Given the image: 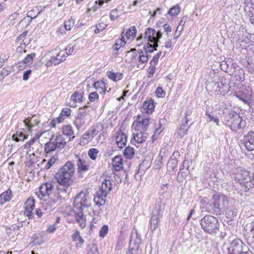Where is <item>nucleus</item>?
<instances>
[{
    "mask_svg": "<svg viewBox=\"0 0 254 254\" xmlns=\"http://www.w3.org/2000/svg\"><path fill=\"white\" fill-rule=\"evenodd\" d=\"M75 171L74 164L67 161L56 173L54 178L58 184L56 188L58 199H64L68 196L69 188L73 183Z\"/></svg>",
    "mask_w": 254,
    "mask_h": 254,
    "instance_id": "1",
    "label": "nucleus"
},
{
    "mask_svg": "<svg viewBox=\"0 0 254 254\" xmlns=\"http://www.w3.org/2000/svg\"><path fill=\"white\" fill-rule=\"evenodd\" d=\"M223 117L225 123L233 131L236 132L246 126L245 120L233 110H224Z\"/></svg>",
    "mask_w": 254,
    "mask_h": 254,
    "instance_id": "2",
    "label": "nucleus"
},
{
    "mask_svg": "<svg viewBox=\"0 0 254 254\" xmlns=\"http://www.w3.org/2000/svg\"><path fill=\"white\" fill-rule=\"evenodd\" d=\"M66 141L63 136L60 133L53 135L50 140L44 146V151L46 156L53 155L57 150H60L66 146Z\"/></svg>",
    "mask_w": 254,
    "mask_h": 254,
    "instance_id": "3",
    "label": "nucleus"
},
{
    "mask_svg": "<svg viewBox=\"0 0 254 254\" xmlns=\"http://www.w3.org/2000/svg\"><path fill=\"white\" fill-rule=\"evenodd\" d=\"M213 200L212 203L207 204V211L214 215H221L228 204L227 197L223 194L216 193L213 196Z\"/></svg>",
    "mask_w": 254,
    "mask_h": 254,
    "instance_id": "4",
    "label": "nucleus"
},
{
    "mask_svg": "<svg viewBox=\"0 0 254 254\" xmlns=\"http://www.w3.org/2000/svg\"><path fill=\"white\" fill-rule=\"evenodd\" d=\"M202 229L208 234H216L219 230L220 223L217 218L211 215H206L200 220Z\"/></svg>",
    "mask_w": 254,
    "mask_h": 254,
    "instance_id": "5",
    "label": "nucleus"
},
{
    "mask_svg": "<svg viewBox=\"0 0 254 254\" xmlns=\"http://www.w3.org/2000/svg\"><path fill=\"white\" fill-rule=\"evenodd\" d=\"M73 204L74 210H83L91 205V199L89 196V192L87 190L80 191L74 199Z\"/></svg>",
    "mask_w": 254,
    "mask_h": 254,
    "instance_id": "6",
    "label": "nucleus"
},
{
    "mask_svg": "<svg viewBox=\"0 0 254 254\" xmlns=\"http://www.w3.org/2000/svg\"><path fill=\"white\" fill-rule=\"evenodd\" d=\"M248 251L249 248L240 239H234L227 247V254H245Z\"/></svg>",
    "mask_w": 254,
    "mask_h": 254,
    "instance_id": "7",
    "label": "nucleus"
},
{
    "mask_svg": "<svg viewBox=\"0 0 254 254\" xmlns=\"http://www.w3.org/2000/svg\"><path fill=\"white\" fill-rule=\"evenodd\" d=\"M150 118L148 116L138 115L136 119L133 122L132 127L136 131H146L150 124Z\"/></svg>",
    "mask_w": 254,
    "mask_h": 254,
    "instance_id": "8",
    "label": "nucleus"
},
{
    "mask_svg": "<svg viewBox=\"0 0 254 254\" xmlns=\"http://www.w3.org/2000/svg\"><path fill=\"white\" fill-rule=\"evenodd\" d=\"M103 128L102 126H92L88 132H85L82 135L80 139V144L85 145L87 144L89 141L95 136L99 132V130Z\"/></svg>",
    "mask_w": 254,
    "mask_h": 254,
    "instance_id": "9",
    "label": "nucleus"
},
{
    "mask_svg": "<svg viewBox=\"0 0 254 254\" xmlns=\"http://www.w3.org/2000/svg\"><path fill=\"white\" fill-rule=\"evenodd\" d=\"M163 215V211L160 206H156L152 213V216L149 221L150 228L152 231H155L158 227L160 217Z\"/></svg>",
    "mask_w": 254,
    "mask_h": 254,
    "instance_id": "10",
    "label": "nucleus"
},
{
    "mask_svg": "<svg viewBox=\"0 0 254 254\" xmlns=\"http://www.w3.org/2000/svg\"><path fill=\"white\" fill-rule=\"evenodd\" d=\"M76 165L77 169L78 177L83 178L85 174L89 170V165L88 161L84 159L81 158L78 155L75 156Z\"/></svg>",
    "mask_w": 254,
    "mask_h": 254,
    "instance_id": "11",
    "label": "nucleus"
},
{
    "mask_svg": "<svg viewBox=\"0 0 254 254\" xmlns=\"http://www.w3.org/2000/svg\"><path fill=\"white\" fill-rule=\"evenodd\" d=\"M242 143L248 151L254 150V131H250L244 136Z\"/></svg>",
    "mask_w": 254,
    "mask_h": 254,
    "instance_id": "12",
    "label": "nucleus"
},
{
    "mask_svg": "<svg viewBox=\"0 0 254 254\" xmlns=\"http://www.w3.org/2000/svg\"><path fill=\"white\" fill-rule=\"evenodd\" d=\"M54 189V184L52 182H46L43 184L39 188V190L43 196H49Z\"/></svg>",
    "mask_w": 254,
    "mask_h": 254,
    "instance_id": "13",
    "label": "nucleus"
},
{
    "mask_svg": "<svg viewBox=\"0 0 254 254\" xmlns=\"http://www.w3.org/2000/svg\"><path fill=\"white\" fill-rule=\"evenodd\" d=\"M141 243V238L140 234L137 231L132 232L130 237L129 247H133L139 249Z\"/></svg>",
    "mask_w": 254,
    "mask_h": 254,
    "instance_id": "14",
    "label": "nucleus"
},
{
    "mask_svg": "<svg viewBox=\"0 0 254 254\" xmlns=\"http://www.w3.org/2000/svg\"><path fill=\"white\" fill-rule=\"evenodd\" d=\"M21 9L20 7L18 5H15L13 7L12 11L13 12L9 17L6 19V22H8L9 24L14 25L15 23V20H18L19 19V10Z\"/></svg>",
    "mask_w": 254,
    "mask_h": 254,
    "instance_id": "15",
    "label": "nucleus"
},
{
    "mask_svg": "<svg viewBox=\"0 0 254 254\" xmlns=\"http://www.w3.org/2000/svg\"><path fill=\"white\" fill-rule=\"evenodd\" d=\"M236 179L240 182L241 183L243 182L249 183L251 182V178L250 175V172H248L245 170H241L237 175H236Z\"/></svg>",
    "mask_w": 254,
    "mask_h": 254,
    "instance_id": "16",
    "label": "nucleus"
},
{
    "mask_svg": "<svg viewBox=\"0 0 254 254\" xmlns=\"http://www.w3.org/2000/svg\"><path fill=\"white\" fill-rule=\"evenodd\" d=\"M76 214V221L79 224L81 228H84L86 226V217L83 214L82 210L76 211L74 210Z\"/></svg>",
    "mask_w": 254,
    "mask_h": 254,
    "instance_id": "17",
    "label": "nucleus"
},
{
    "mask_svg": "<svg viewBox=\"0 0 254 254\" xmlns=\"http://www.w3.org/2000/svg\"><path fill=\"white\" fill-rule=\"evenodd\" d=\"M155 106L151 101H145L144 102L140 110L142 113L146 114L152 113L154 110Z\"/></svg>",
    "mask_w": 254,
    "mask_h": 254,
    "instance_id": "18",
    "label": "nucleus"
},
{
    "mask_svg": "<svg viewBox=\"0 0 254 254\" xmlns=\"http://www.w3.org/2000/svg\"><path fill=\"white\" fill-rule=\"evenodd\" d=\"M107 193L98 191L97 192L96 195L94 198V201L96 205L100 206L104 205L105 202V198L106 197Z\"/></svg>",
    "mask_w": 254,
    "mask_h": 254,
    "instance_id": "19",
    "label": "nucleus"
},
{
    "mask_svg": "<svg viewBox=\"0 0 254 254\" xmlns=\"http://www.w3.org/2000/svg\"><path fill=\"white\" fill-rule=\"evenodd\" d=\"M174 154L175 153H174L173 155L171 157L167 164V171L169 172H175L177 169L178 160L175 157H173Z\"/></svg>",
    "mask_w": 254,
    "mask_h": 254,
    "instance_id": "20",
    "label": "nucleus"
},
{
    "mask_svg": "<svg viewBox=\"0 0 254 254\" xmlns=\"http://www.w3.org/2000/svg\"><path fill=\"white\" fill-rule=\"evenodd\" d=\"M86 117L76 114L73 124L77 129L79 130L85 125Z\"/></svg>",
    "mask_w": 254,
    "mask_h": 254,
    "instance_id": "21",
    "label": "nucleus"
},
{
    "mask_svg": "<svg viewBox=\"0 0 254 254\" xmlns=\"http://www.w3.org/2000/svg\"><path fill=\"white\" fill-rule=\"evenodd\" d=\"M166 121L165 119H161L159 120L158 123L155 125L154 134L152 136L153 140L156 139L155 138L156 136H158L163 131V129L162 128L163 124H164Z\"/></svg>",
    "mask_w": 254,
    "mask_h": 254,
    "instance_id": "22",
    "label": "nucleus"
},
{
    "mask_svg": "<svg viewBox=\"0 0 254 254\" xmlns=\"http://www.w3.org/2000/svg\"><path fill=\"white\" fill-rule=\"evenodd\" d=\"M125 31H124L121 34V38L116 40L115 43V44L113 46V49L115 50L117 52L115 53V54H117L119 49L122 47H124L126 44V42L125 41V38H124V34Z\"/></svg>",
    "mask_w": 254,
    "mask_h": 254,
    "instance_id": "23",
    "label": "nucleus"
},
{
    "mask_svg": "<svg viewBox=\"0 0 254 254\" xmlns=\"http://www.w3.org/2000/svg\"><path fill=\"white\" fill-rule=\"evenodd\" d=\"M156 33L155 29L151 28H147L145 32L144 39H146L150 43L154 42V35Z\"/></svg>",
    "mask_w": 254,
    "mask_h": 254,
    "instance_id": "24",
    "label": "nucleus"
},
{
    "mask_svg": "<svg viewBox=\"0 0 254 254\" xmlns=\"http://www.w3.org/2000/svg\"><path fill=\"white\" fill-rule=\"evenodd\" d=\"M122 158L117 155L112 159V165L116 171H119L123 168Z\"/></svg>",
    "mask_w": 254,
    "mask_h": 254,
    "instance_id": "25",
    "label": "nucleus"
},
{
    "mask_svg": "<svg viewBox=\"0 0 254 254\" xmlns=\"http://www.w3.org/2000/svg\"><path fill=\"white\" fill-rule=\"evenodd\" d=\"M147 133L145 131H140L139 132L133 134V138L137 143H142L146 141Z\"/></svg>",
    "mask_w": 254,
    "mask_h": 254,
    "instance_id": "26",
    "label": "nucleus"
},
{
    "mask_svg": "<svg viewBox=\"0 0 254 254\" xmlns=\"http://www.w3.org/2000/svg\"><path fill=\"white\" fill-rule=\"evenodd\" d=\"M93 87L101 94H105L106 91L105 83L101 80L95 82L93 84Z\"/></svg>",
    "mask_w": 254,
    "mask_h": 254,
    "instance_id": "27",
    "label": "nucleus"
},
{
    "mask_svg": "<svg viewBox=\"0 0 254 254\" xmlns=\"http://www.w3.org/2000/svg\"><path fill=\"white\" fill-rule=\"evenodd\" d=\"M82 98L83 95L82 94L79 93L77 92H74L70 98V100L73 102L72 104L70 103V106L72 107H76V103L81 102L82 101Z\"/></svg>",
    "mask_w": 254,
    "mask_h": 254,
    "instance_id": "28",
    "label": "nucleus"
},
{
    "mask_svg": "<svg viewBox=\"0 0 254 254\" xmlns=\"http://www.w3.org/2000/svg\"><path fill=\"white\" fill-rule=\"evenodd\" d=\"M112 190V184L111 181L107 179L104 180L102 182L101 188L99 191L107 193Z\"/></svg>",
    "mask_w": 254,
    "mask_h": 254,
    "instance_id": "29",
    "label": "nucleus"
},
{
    "mask_svg": "<svg viewBox=\"0 0 254 254\" xmlns=\"http://www.w3.org/2000/svg\"><path fill=\"white\" fill-rule=\"evenodd\" d=\"M107 75L110 79L115 82L121 80L123 77L122 73L119 72H114L112 71H108Z\"/></svg>",
    "mask_w": 254,
    "mask_h": 254,
    "instance_id": "30",
    "label": "nucleus"
},
{
    "mask_svg": "<svg viewBox=\"0 0 254 254\" xmlns=\"http://www.w3.org/2000/svg\"><path fill=\"white\" fill-rule=\"evenodd\" d=\"M188 19V18L187 16H184L181 18V20L179 23L178 26L177 28V29L175 31V33L174 36V38L175 39H177L179 37L180 33L178 35L177 34L178 31L180 30V32H182L183 30L185 24L186 23Z\"/></svg>",
    "mask_w": 254,
    "mask_h": 254,
    "instance_id": "31",
    "label": "nucleus"
},
{
    "mask_svg": "<svg viewBox=\"0 0 254 254\" xmlns=\"http://www.w3.org/2000/svg\"><path fill=\"white\" fill-rule=\"evenodd\" d=\"M12 196V194L11 190L8 189L0 194V197L1 199L0 203L2 204L5 202L9 201Z\"/></svg>",
    "mask_w": 254,
    "mask_h": 254,
    "instance_id": "32",
    "label": "nucleus"
},
{
    "mask_svg": "<svg viewBox=\"0 0 254 254\" xmlns=\"http://www.w3.org/2000/svg\"><path fill=\"white\" fill-rule=\"evenodd\" d=\"M229 85L226 83L218 82L217 83V88H218V92L222 95H224L229 91Z\"/></svg>",
    "mask_w": 254,
    "mask_h": 254,
    "instance_id": "33",
    "label": "nucleus"
},
{
    "mask_svg": "<svg viewBox=\"0 0 254 254\" xmlns=\"http://www.w3.org/2000/svg\"><path fill=\"white\" fill-rule=\"evenodd\" d=\"M79 46L77 44V42H74L72 44H69L65 48V50L67 55H71L74 54L75 52L78 50Z\"/></svg>",
    "mask_w": 254,
    "mask_h": 254,
    "instance_id": "34",
    "label": "nucleus"
},
{
    "mask_svg": "<svg viewBox=\"0 0 254 254\" xmlns=\"http://www.w3.org/2000/svg\"><path fill=\"white\" fill-rule=\"evenodd\" d=\"M137 32L136 27L133 26L130 27L125 33H124V37L126 36L127 39L133 38L135 37Z\"/></svg>",
    "mask_w": 254,
    "mask_h": 254,
    "instance_id": "35",
    "label": "nucleus"
},
{
    "mask_svg": "<svg viewBox=\"0 0 254 254\" xmlns=\"http://www.w3.org/2000/svg\"><path fill=\"white\" fill-rule=\"evenodd\" d=\"M138 54V61L139 62L144 64L147 62L148 60V55L146 52L143 51L141 50H139L137 51Z\"/></svg>",
    "mask_w": 254,
    "mask_h": 254,
    "instance_id": "36",
    "label": "nucleus"
},
{
    "mask_svg": "<svg viewBox=\"0 0 254 254\" xmlns=\"http://www.w3.org/2000/svg\"><path fill=\"white\" fill-rule=\"evenodd\" d=\"M72 239L73 241H78L79 244H76V247H81L84 243V241L80 235V233L78 231L76 230L74 232L72 236Z\"/></svg>",
    "mask_w": 254,
    "mask_h": 254,
    "instance_id": "37",
    "label": "nucleus"
},
{
    "mask_svg": "<svg viewBox=\"0 0 254 254\" xmlns=\"http://www.w3.org/2000/svg\"><path fill=\"white\" fill-rule=\"evenodd\" d=\"M135 154L134 149L130 146L127 147L124 150V156L127 159H131L133 157Z\"/></svg>",
    "mask_w": 254,
    "mask_h": 254,
    "instance_id": "38",
    "label": "nucleus"
},
{
    "mask_svg": "<svg viewBox=\"0 0 254 254\" xmlns=\"http://www.w3.org/2000/svg\"><path fill=\"white\" fill-rule=\"evenodd\" d=\"M157 48L155 47L154 43H150V42H148L143 47L144 52H146L147 54L152 53L154 51L157 50Z\"/></svg>",
    "mask_w": 254,
    "mask_h": 254,
    "instance_id": "39",
    "label": "nucleus"
},
{
    "mask_svg": "<svg viewBox=\"0 0 254 254\" xmlns=\"http://www.w3.org/2000/svg\"><path fill=\"white\" fill-rule=\"evenodd\" d=\"M23 122L26 127H27L28 128V129L30 130L31 128L33 127L34 126L38 125L40 122L37 121V120H34L33 119H31L30 120L26 119L23 120Z\"/></svg>",
    "mask_w": 254,
    "mask_h": 254,
    "instance_id": "40",
    "label": "nucleus"
},
{
    "mask_svg": "<svg viewBox=\"0 0 254 254\" xmlns=\"http://www.w3.org/2000/svg\"><path fill=\"white\" fill-rule=\"evenodd\" d=\"M181 12V7L179 4L173 6L168 11L167 13L171 16H176Z\"/></svg>",
    "mask_w": 254,
    "mask_h": 254,
    "instance_id": "41",
    "label": "nucleus"
},
{
    "mask_svg": "<svg viewBox=\"0 0 254 254\" xmlns=\"http://www.w3.org/2000/svg\"><path fill=\"white\" fill-rule=\"evenodd\" d=\"M12 139L16 142L23 141L26 136L22 131H17L15 133L12 135Z\"/></svg>",
    "mask_w": 254,
    "mask_h": 254,
    "instance_id": "42",
    "label": "nucleus"
},
{
    "mask_svg": "<svg viewBox=\"0 0 254 254\" xmlns=\"http://www.w3.org/2000/svg\"><path fill=\"white\" fill-rule=\"evenodd\" d=\"M190 126L188 125V124H186V121H185V123L182 124L178 131V134L181 137H182L184 136V135L187 133V131L188 130Z\"/></svg>",
    "mask_w": 254,
    "mask_h": 254,
    "instance_id": "43",
    "label": "nucleus"
},
{
    "mask_svg": "<svg viewBox=\"0 0 254 254\" xmlns=\"http://www.w3.org/2000/svg\"><path fill=\"white\" fill-rule=\"evenodd\" d=\"M236 96L240 100L243 101L245 104L250 105L251 103V97L250 96L247 95L246 94H236Z\"/></svg>",
    "mask_w": 254,
    "mask_h": 254,
    "instance_id": "44",
    "label": "nucleus"
},
{
    "mask_svg": "<svg viewBox=\"0 0 254 254\" xmlns=\"http://www.w3.org/2000/svg\"><path fill=\"white\" fill-rule=\"evenodd\" d=\"M36 54L35 53L28 54L26 56L24 59L22 60V62L19 63L18 64H20L21 63L23 64H31Z\"/></svg>",
    "mask_w": 254,
    "mask_h": 254,
    "instance_id": "45",
    "label": "nucleus"
},
{
    "mask_svg": "<svg viewBox=\"0 0 254 254\" xmlns=\"http://www.w3.org/2000/svg\"><path fill=\"white\" fill-rule=\"evenodd\" d=\"M116 141H118V142H121L123 144H126L127 142V137L125 133L121 132L118 133V135L116 136Z\"/></svg>",
    "mask_w": 254,
    "mask_h": 254,
    "instance_id": "46",
    "label": "nucleus"
},
{
    "mask_svg": "<svg viewBox=\"0 0 254 254\" xmlns=\"http://www.w3.org/2000/svg\"><path fill=\"white\" fill-rule=\"evenodd\" d=\"M63 133L64 134L70 136L74 133L72 127L70 126H65L63 127Z\"/></svg>",
    "mask_w": 254,
    "mask_h": 254,
    "instance_id": "47",
    "label": "nucleus"
},
{
    "mask_svg": "<svg viewBox=\"0 0 254 254\" xmlns=\"http://www.w3.org/2000/svg\"><path fill=\"white\" fill-rule=\"evenodd\" d=\"M99 152V151L97 149L91 148L88 151V154L91 159L95 160L96 159L97 154Z\"/></svg>",
    "mask_w": 254,
    "mask_h": 254,
    "instance_id": "48",
    "label": "nucleus"
},
{
    "mask_svg": "<svg viewBox=\"0 0 254 254\" xmlns=\"http://www.w3.org/2000/svg\"><path fill=\"white\" fill-rule=\"evenodd\" d=\"M43 234H44V232H42ZM41 239H39V236L37 235L36 234L34 235L33 236V242L35 243L36 245H37L38 246L41 245L44 242V234L41 235Z\"/></svg>",
    "mask_w": 254,
    "mask_h": 254,
    "instance_id": "49",
    "label": "nucleus"
},
{
    "mask_svg": "<svg viewBox=\"0 0 254 254\" xmlns=\"http://www.w3.org/2000/svg\"><path fill=\"white\" fill-rule=\"evenodd\" d=\"M88 108V107L87 105L84 106L83 107H80L77 114L86 118L87 115L89 112Z\"/></svg>",
    "mask_w": 254,
    "mask_h": 254,
    "instance_id": "50",
    "label": "nucleus"
},
{
    "mask_svg": "<svg viewBox=\"0 0 254 254\" xmlns=\"http://www.w3.org/2000/svg\"><path fill=\"white\" fill-rule=\"evenodd\" d=\"M34 203V199L33 198H29L27 199L24 204L25 208L33 209L35 206Z\"/></svg>",
    "mask_w": 254,
    "mask_h": 254,
    "instance_id": "51",
    "label": "nucleus"
},
{
    "mask_svg": "<svg viewBox=\"0 0 254 254\" xmlns=\"http://www.w3.org/2000/svg\"><path fill=\"white\" fill-rule=\"evenodd\" d=\"M74 20L70 18L67 21H65L64 23V28L66 30H70L74 25Z\"/></svg>",
    "mask_w": 254,
    "mask_h": 254,
    "instance_id": "52",
    "label": "nucleus"
},
{
    "mask_svg": "<svg viewBox=\"0 0 254 254\" xmlns=\"http://www.w3.org/2000/svg\"><path fill=\"white\" fill-rule=\"evenodd\" d=\"M162 32L161 30H158L157 32H156V33L154 35V43L155 47H158V42L160 41V39L162 38Z\"/></svg>",
    "mask_w": 254,
    "mask_h": 254,
    "instance_id": "53",
    "label": "nucleus"
},
{
    "mask_svg": "<svg viewBox=\"0 0 254 254\" xmlns=\"http://www.w3.org/2000/svg\"><path fill=\"white\" fill-rule=\"evenodd\" d=\"M55 196L56 197V199H52L50 197V198H48L47 201H46L47 204H49V205L51 206V207H52L53 208H54V206H55L56 202L58 200H60V199L57 198V190L55 192Z\"/></svg>",
    "mask_w": 254,
    "mask_h": 254,
    "instance_id": "54",
    "label": "nucleus"
},
{
    "mask_svg": "<svg viewBox=\"0 0 254 254\" xmlns=\"http://www.w3.org/2000/svg\"><path fill=\"white\" fill-rule=\"evenodd\" d=\"M12 70L13 66H10V67L8 68V69L3 68L2 70L0 71V74L3 77H5L9 75L11 72Z\"/></svg>",
    "mask_w": 254,
    "mask_h": 254,
    "instance_id": "55",
    "label": "nucleus"
},
{
    "mask_svg": "<svg viewBox=\"0 0 254 254\" xmlns=\"http://www.w3.org/2000/svg\"><path fill=\"white\" fill-rule=\"evenodd\" d=\"M206 115L208 117L209 121H213L218 126H220L219 120L217 117L211 116L208 112H206Z\"/></svg>",
    "mask_w": 254,
    "mask_h": 254,
    "instance_id": "56",
    "label": "nucleus"
},
{
    "mask_svg": "<svg viewBox=\"0 0 254 254\" xmlns=\"http://www.w3.org/2000/svg\"><path fill=\"white\" fill-rule=\"evenodd\" d=\"M107 25L104 23H99L96 25V29H95L94 32L95 33H99L103 30H104Z\"/></svg>",
    "mask_w": 254,
    "mask_h": 254,
    "instance_id": "57",
    "label": "nucleus"
},
{
    "mask_svg": "<svg viewBox=\"0 0 254 254\" xmlns=\"http://www.w3.org/2000/svg\"><path fill=\"white\" fill-rule=\"evenodd\" d=\"M162 54V52L160 51L158 53L154 55L152 60L150 62V64H157L158 62V60Z\"/></svg>",
    "mask_w": 254,
    "mask_h": 254,
    "instance_id": "58",
    "label": "nucleus"
},
{
    "mask_svg": "<svg viewBox=\"0 0 254 254\" xmlns=\"http://www.w3.org/2000/svg\"><path fill=\"white\" fill-rule=\"evenodd\" d=\"M61 63V59H58L57 57L52 56L51 57L50 60L49 61L48 64H58Z\"/></svg>",
    "mask_w": 254,
    "mask_h": 254,
    "instance_id": "59",
    "label": "nucleus"
},
{
    "mask_svg": "<svg viewBox=\"0 0 254 254\" xmlns=\"http://www.w3.org/2000/svg\"><path fill=\"white\" fill-rule=\"evenodd\" d=\"M98 94L96 92H93L89 94L88 98L90 101L94 102L98 99Z\"/></svg>",
    "mask_w": 254,
    "mask_h": 254,
    "instance_id": "60",
    "label": "nucleus"
},
{
    "mask_svg": "<svg viewBox=\"0 0 254 254\" xmlns=\"http://www.w3.org/2000/svg\"><path fill=\"white\" fill-rule=\"evenodd\" d=\"M108 231V227L107 225H104L102 227L100 231V236L104 237L107 234Z\"/></svg>",
    "mask_w": 254,
    "mask_h": 254,
    "instance_id": "61",
    "label": "nucleus"
},
{
    "mask_svg": "<svg viewBox=\"0 0 254 254\" xmlns=\"http://www.w3.org/2000/svg\"><path fill=\"white\" fill-rule=\"evenodd\" d=\"M244 229L246 231L252 232L253 230H254V220L251 223L247 224L245 225Z\"/></svg>",
    "mask_w": 254,
    "mask_h": 254,
    "instance_id": "62",
    "label": "nucleus"
},
{
    "mask_svg": "<svg viewBox=\"0 0 254 254\" xmlns=\"http://www.w3.org/2000/svg\"><path fill=\"white\" fill-rule=\"evenodd\" d=\"M71 112L70 108H65L62 110L61 114L64 117H69L71 114Z\"/></svg>",
    "mask_w": 254,
    "mask_h": 254,
    "instance_id": "63",
    "label": "nucleus"
},
{
    "mask_svg": "<svg viewBox=\"0 0 254 254\" xmlns=\"http://www.w3.org/2000/svg\"><path fill=\"white\" fill-rule=\"evenodd\" d=\"M119 15L117 9L112 10L110 14V17L112 20H115L118 17Z\"/></svg>",
    "mask_w": 254,
    "mask_h": 254,
    "instance_id": "64",
    "label": "nucleus"
}]
</instances>
